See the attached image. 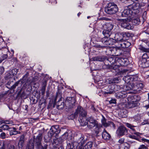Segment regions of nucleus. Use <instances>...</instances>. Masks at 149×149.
I'll list each match as a JSON object with an SVG mask.
<instances>
[{
  "mask_svg": "<svg viewBox=\"0 0 149 149\" xmlns=\"http://www.w3.org/2000/svg\"><path fill=\"white\" fill-rule=\"evenodd\" d=\"M83 148H84V149H90L91 148L88 147V146L86 144Z\"/></svg>",
  "mask_w": 149,
  "mask_h": 149,
  "instance_id": "e2e57ef3",
  "label": "nucleus"
},
{
  "mask_svg": "<svg viewBox=\"0 0 149 149\" xmlns=\"http://www.w3.org/2000/svg\"><path fill=\"white\" fill-rule=\"evenodd\" d=\"M120 33H118L117 34H116L114 38L116 40V42H123L124 41V39L122 36H120L119 35Z\"/></svg>",
  "mask_w": 149,
  "mask_h": 149,
  "instance_id": "aec40b11",
  "label": "nucleus"
},
{
  "mask_svg": "<svg viewBox=\"0 0 149 149\" xmlns=\"http://www.w3.org/2000/svg\"><path fill=\"white\" fill-rule=\"evenodd\" d=\"M127 132V130L126 128L123 125L120 126L116 131L117 135L119 136H123Z\"/></svg>",
  "mask_w": 149,
  "mask_h": 149,
  "instance_id": "6e6552de",
  "label": "nucleus"
},
{
  "mask_svg": "<svg viewBox=\"0 0 149 149\" xmlns=\"http://www.w3.org/2000/svg\"><path fill=\"white\" fill-rule=\"evenodd\" d=\"M33 138L34 139H36V140H41L43 138L42 134L41 133H39L36 136H33Z\"/></svg>",
  "mask_w": 149,
  "mask_h": 149,
  "instance_id": "cd10ccee",
  "label": "nucleus"
},
{
  "mask_svg": "<svg viewBox=\"0 0 149 149\" xmlns=\"http://www.w3.org/2000/svg\"><path fill=\"white\" fill-rule=\"evenodd\" d=\"M18 72V70L16 68L12 69L11 71H10V73H11L13 76L15 75H16Z\"/></svg>",
  "mask_w": 149,
  "mask_h": 149,
  "instance_id": "f704fd0d",
  "label": "nucleus"
},
{
  "mask_svg": "<svg viewBox=\"0 0 149 149\" xmlns=\"http://www.w3.org/2000/svg\"><path fill=\"white\" fill-rule=\"evenodd\" d=\"M13 83V81H8L6 85V87L10 89L11 85Z\"/></svg>",
  "mask_w": 149,
  "mask_h": 149,
  "instance_id": "ea45409f",
  "label": "nucleus"
},
{
  "mask_svg": "<svg viewBox=\"0 0 149 149\" xmlns=\"http://www.w3.org/2000/svg\"><path fill=\"white\" fill-rule=\"evenodd\" d=\"M45 89H46L45 88H44L42 87L41 91V93H42V94L44 95L45 94Z\"/></svg>",
  "mask_w": 149,
  "mask_h": 149,
  "instance_id": "4d7b16f0",
  "label": "nucleus"
},
{
  "mask_svg": "<svg viewBox=\"0 0 149 149\" xmlns=\"http://www.w3.org/2000/svg\"><path fill=\"white\" fill-rule=\"evenodd\" d=\"M13 77V74L10 73V71H9L8 72L7 74H6V76L5 77L6 79H8L10 78H11Z\"/></svg>",
  "mask_w": 149,
  "mask_h": 149,
  "instance_id": "c9c22d12",
  "label": "nucleus"
},
{
  "mask_svg": "<svg viewBox=\"0 0 149 149\" xmlns=\"http://www.w3.org/2000/svg\"><path fill=\"white\" fill-rule=\"evenodd\" d=\"M4 71V68L3 67H0V75L3 74Z\"/></svg>",
  "mask_w": 149,
  "mask_h": 149,
  "instance_id": "a18cd8bd",
  "label": "nucleus"
},
{
  "mask_svg": "<svg viewBox=\"0 0 149 149\" xmlns=\"http://www.w3.org/2000/svg\"><path fill=\"white\" fill-rule=\"evenodd\" d=\"M127 42V41L124 39L123 42H121V43L120 44V47L122 48L126 47Z\"/></svg>",
  "mask_w": 149,
  "mask_h": 149,
  "instance_id": "4c0bfd02",
  "label": "nucleus"
},
{
  "mask_svg": "<svg viewBox=\"0 0 149 149\" xmlns=\"http://www.w3.org/2000/svg\"><path fill=\"white\" fill-rule=\"evenodd\" d=\"M113 69L115 70L116 71H118L119 70V68L120 67L119 66L117 65H114L112 66Z\"/></svg>",
  "mask_w": 149,
  "mask_h": 149,
  "instance_id": "a19ab883",
  "label": "nucleus"
},
{
  "mask_svg": "<svg viewBox=\"0 0 149 149\" xmlns=\"http://www.w3.org/2000/svg\"><path fill=\"white\" fill-rule=\"evenodd\" d=\"M108 82L109 84H111L112 83H114V81H113V78H109V79H108Z\"/></svg>",
  "mask_w": 149,
  "mask_h": 149,
  "instance_id": "8fccbe9b",
  "label": "nucleus"
},
{
  "mask_svg": "<svg viewBox=\"0 0 149 149\" xmlns=\"http://www.w3.org/2000/svg\"><path fill=\"white\" fill-rule=\"evenodd\" d=\"M140 3L135 2L132 5L128 6L122 13L123 17H133L139 12Z\"/></svg>",
  "mask_w": 149,
  "mask_h": 149,
  "instance_id": "f257e3e1",
  "label": "nucleus"
},
{
  "mask_svg": "<svg viewBox=\"0 0 149 149\" xmlns=\"http://www.w3.org/2000/svg\"><path fill=\"white\" fill-rule=\"evenodd\" d=\"M119 35L122 36L123 39H127L131 36V34L129 32H123L120 33Z\"/></svg>",
  "mask_w": 149,
  "mask_h": 149,
  "instance_id": "5701e85b",
  "label": "nucleus"
},
{
  "mask_svg": "<svg viewBox=\"0 0 149 149\" xmlns=\"http://www.w3.org/2000/svg\"><path fill=\"white\" fill-rule=\"evenodd\" d=\"M113 27V25L110 23H107L100 25V28L103 30V34L106 37H109L110 36L111 34V31Z\"/></svg>",
  "mask_w": 149,
  "mask_h": 149,
  "instance_id": "20e7f679",
  "label": "nucleus"
},
{
  "mask_svg": "<svg viewBox=\"0 0 149 149\" xmlns=\"http://www.w3.org/2000/svg\"><path fill=\"white\" fill-rule=\"evenodd\" d=\"M110 126L111 127H112L113 128L115 127V125L114 123L112 122L111 121L108 122V126Z\"/></svg>",
  "mask_w": 149,
  "mask_h": 149,
  "instance_id": "37998d69",
  "label": "nucleus"
},
{
  "mask_svg": "<svg viewBox=\"0 0 149 149\" xmlns=\"http://www.w3.org/2000/svg\"><path fill=\"white\" fill-rule=\"evenodd\" d=\"M101 122L102 125L105 127H108V122L107 123L106 122V119L103 117L101 120Z\"/></svg>",
  "mask_w": 149,
  "mask_h": 149,
  "instance_id": "2f4dec72",
  "label": "nucleus"
},
{
  "mask_svg": "<svg viewBox=\"0 0 149 149\" xmlns=\"http://www.w3.org/2000/svg\"><path fill=\"white\" fill-rule=\"evenodd\" d=\"M86 144L88 146V147L91 148L92 147L93 145L91 141L88 142Z\"/></svg>",
  "mask_w": 149,
  "mask_h": 149,
  "instance_id": "de8ad7c7",
  "label": "nucleus"
},
{
  "mask_svg": "<svg viewBox=\"0 0 149 149\" xmlns=\"http://www.w3.org/2000/svg\"><path fill=\"white\" fill-rule=\"evenodd\" d=\"M115 62V60L114 58L111 57H107L106 56V58L105 60V63L106 64L110 65V64H113Z\"/></svg>",
  "mask_w": 149,
  "mask_h": 149,
  "instance_id": "a211bd4d",
  "label": "nucleus"
},
{
  "mask_svg": "<svg viewBox=\"0 0 149 149\" xmlns=\"http://www.w3.org/2000/svg\"><path fill=\"white\" fill-rule=\"evenodd\" d=\"M134 86L133 83H127V85L124 86V88L126 91H128L132 89Z\"/></svg>",
  "mask_w": 149,
  "mask_h": 149,
  "instance_id": "4be33fe9",
  "label": "nucleus"
},
{
  "mask_svg": "<svg viewBox=\"0 0 149 149\" xmlns=\"http://www.w3.org/2000/svg\"><path fill=\"white\" fill-rule=\"evenodd\" d=\"M23 107L25 110L26 111H28V106L27 105H24V107Z\"/></svg>",
  "mask_w": 149,
  "mask_h": 149,
  "instance_id": "0e129e2a",
  "label": "nucleus"
},
{
  "mask_svg": "<svg viewBox=\"0 0 149 149\" xmlns=\"http://www.w3.org/2000/svg\"><path fill=\"white\" fill-rule=\"evenodd\" d=\"M7 54H4L3 55V56H1L0 58H1L2 61H3V60L7 58Z\"/></svg>",
  "mask_w": 149,
  "mask_h": 149,
  "instance_id": "c03bdc74",
  "label": "nucleus"
},
{
  "mask_svg": "<svg viewBox=\"0 0 149 149\" xmlns=\"http://www.w3.org/2000/svg\"><path fill=\"white\" fill-rule=\"evenodd\" d=\"M147 124H149V119L144 120L143 122L141 123L142 125H144Z\"/></svg>",
  "mask_w": 149,
  "mask_h": 149,
  "instance_id": "09e8293b",
  "label": "nucleus"
},
{
  "mask_svg": "<svg viewBox=\"0 0 149 149\" xmlns=\"http://www.w3.org/2000/svg\"><path fill=\"white\" fill-rule=\"evenodd\" d=\"M117 20L123 28L130 30L134 28L133 25L129 23L126 19H118Z\"/></svg>",
  "mask_w": 149,
  "mask_h": 149,
  "instance_id": "0eeeda50",
  "label": "nucleus"
},
{
  "mask_svg": "<svg viewBox=\"0 0 149 149\" xmlns=\"http://www.w3.org/2000/svg\"><path fill=\"white\" fill-rule=\"evenodd\" d=\"M102 136L104 140H109L111 138L110 135L105 129H104L103 132Z\"/></svg>",
  "mask_w": 149,
  "mask_h": 149,
  "instance_id": "dca6fc26",
  "label": "nucleus"
},
{
  "mask_svg": "<svg viewBox=\"0 0 149 149\" xmlns=\"http://www.w3.org/2000/svg\"><path fill=\"white\" fill-rule=\"evenodd\" d=\"M123 141L118 140V142L121 144L120 147V149H129L130 146V142L128 141V143L124 142Z\"/></svg>",
  "mask_w": 149,
  "mask_h": 149,
  "instance_id": "9d476101",
  "label": "nucleus"
},
{
  "mask_svg": "<svg viewBox=\"0 0 149 149\" xmlns=\"http://www.w3.org/2000/svg\"><path fill=\"white\" fill-rule=\"evenodd\" d=\"M115 49L116 50L115 53V56H119L122 53L123 51L121 49L119 48H115Z\"/></svg>",
  "mask_w": 149,
  "mask_h": 149,
  "instance_id": "393cba45",
  "label": "nucleus"
},
{
  "mask_svg": "<svg viewBox=\"0 0 149 149\" xmlns=\"http://www.w3.org/2000/svg\"><path fill=\"white\" fill-rule=\"evenodd\" d=\"M58 128V126L57 125L55 126H52L51 127L49 131L48 132V136L50 139L53 136V135L55 133L56 134H57L56 132H58L57 128Z\"/></svg>",
  "mask_w": 149,
  "mask_h": 149,
  "instance_id": "1a4fd4ad",
  "label": "nucleus"
},
{
  "mask_svg": "<svg viewBox=\"0 0 149 149\" xmlns=\"http://www.w3.org/2000/svg\"><path fill=\"white\" fill-rule=\"evenodd\" d=\"M50 2H51V3L53 4H55L56 3V0H49Z\"/></svg>",
  "mask_w": 149,
  "mask_h": 149,
  "instance_id": "bf43d9fd",
  "label": "nucleus"
},
{
  "mask_svg": "<svg viewBox=\"0 0 149 149\" xmlns=\"http://www.w3.org/2000/svg\"><path fill=\"white\" fill-rule=\"evenodd\" d=\"M137 103L136 101L130 100L125 104V107L127 109H130L136 107L137 106Z\"/></svg>",
  "mask_w": 149,
  "mask_h": 149,
  "instance_id": "f8f14e48",
  "label": "nucleus"
},
{
  "mask_svg": "<svg viewBox=\"0 0 149 149\" xmlns=\"http://www.w3.org/2000/svg\"><path fill=\"white\" fill-rule=\"evenodd\" d=\"M116 100L115 99H112L109 101V102L110 103H116Z\"/></svg>",
  "mask_w": 149,
  "mask_h": 149,
  "instance_id": "13d9d810",
  "label": "nucleus"
},
{
  "mask_svg": "<svg viewBox=\"0 0 149 149\" xmlns=\"http://www.w3.org/2000/svg\"><path fill=\"white\" fill-rule=\"evenodd\" d=\"M34 146L38 148L47 149V145L45 144L43 146L42 145L40 140H29L26 149H33Z\"/></svg>",
  "mask_w": 149,
  "mask_h": 149,
  "instance_id": "39448f33",
  "label": "nucleus"
},
{
  "mask_svg": "<svg viewBox=\"0 0 149 149\" xmlns=\"http://www.w3.org/2000/svg\"><path fill=\"white\" fill-rule=\"evenodd\" d=\"M140 7L145 6L147 3L148 1L147 0H140Z\"/></svg>",
  "mask_w": 149,
  "mask_h": 149,
  "instance_id": "72a5a7b5",
  "label": "nucleus"
},
{
  "mask_svg": "<svg viewBox=\"0 0 149 149\" xmlns=\"http://www.w3.org/2000/svg\"><path fill=\"white\" fill-rule=\"evenodd\" d=\"M26 135L25 134H22V135L20 137V140H23L24 139H26Z\"/></svg>",
  "mask_w": 149,
  "mask_h": 149,
  "instance_id": "5fc2aeb1",
  "label": "nucleus"
},
{
  "mask_svg": "<svg viewBox=\"0 0 149 149\" xmlns=\"http://www.w3.org/2000/svg\"><path fill=\"white\" fill-rule=\"evenodd\" d=\"M129 137L131 139L137 140L136 137V136L133 135H129Z\"/></svg>",
  "mask_w": 149,
  "mask_h": 149,
  "instance_id": "603ef678",
  "label": "nucleus"
},
{
  "mask_svg": "<svg viewBox=\"0 0 149 149\" xmlns=\"http://www.w3.org/2000/svg\"><path fill=\"white\" fill-rule=\"evenodd\" d=\"M126 43V47H127L130 45V43L127 41Z\"/></svg>",
  "mask_w": 149,
  "mask_h": 149,
  "instance_id": "69168bd1",
  "label": "nucleus"
},
{
  "mask_svg": "<svg viewBox=\"0 0 149 149\" xmlns=\"http://www.w3.org/2000/svg\"><path fill=\"white\" fill-rule=\"evenodd\" d=\"M125 124L127 127L134 131L135 130L134 129V127H136V126L133 125L132 124L127 123H125Z\"/></svg>",
  "mask_w": 149,
  "mask_h": 149,
  "instance_id": "c756f323",
  "label": "nucleus"
},
{
  "mask_svg": "<svg viewBox=\"0 0 149 149\" xmlns=\"http://www.w3.org/2000/svg\"><path fill=\"white\" fill-rule=\"evenodd\" d=\"M67 143L68 147L70 149H80V146H77V143L73 141L70 142V140H68Z\"/></svg>",
  "mask_w": 149,
  "mask_h": 149,
  "instance_id": "9b49d317",
  "label": "nucleus"
},
{
  "mask_svg": "<svg viewBox=\"0 0 149 149\" xmlns=\"http://www.w3.org/2000/svg\"><path fill=\"white\" fill-rule=\"evenodd\" d=\"M147 13L146 11H145L143 14L142 17L143 20V22L144 21L146 20V18Z\"/></svg>",
  "mask_w": 149,
  "mask_h": 149,
  "instance_id": "79ce46f5",
  "label": "nucleus"
},
{
  "mask_svg": "<svg viewBox=\"0 0 149 149\" xmlns=\"http://www.w3.org/2000/svg\"><path fill=\"white\" fill-rule=\"evenodd\" d=\"M140 149H148V148L144 145L140 146Z\"/></svg>",
  "mask_w": 149,
  "mask_h": 149,
  "instance_id": "6e6d98bb",
  "label": "nucleus"
},
{
  "mask_svg": "<svg viewBox=\"0 0 149 149\" xmlns=\"http://www.w3.org/2000/svg\"><path fill=\"white\" fill-rule=\"evenodd\" d=\"M23 142H24L23 140H19V141L18 143L19 146V145H20L21 146V147H22V144Z\"/></svg>",
  "mask_w": 149,
  "mask_h": 149,
  "instance_id": "680f3d73",
  "label": "nucleus"
},
{
  "mask_svg": "<svg viewBox=\"0 0 149 149\" xmlns=\"http://www.w3.org/2000/svg\"><path fill=\"white\" fill-rule=\"evenodd\" d=\"M116 42L115 38L114 39L109 38L108 40L107 45H113L114 43Z\"/></svg>",
  "mask_w": 149,
  "mask_h": 149,
  "instance_id": "c85d7f7f",
  "label": "nucleus"
},
{
  "mask_svg": "<svg viewBox=\"0 0 149 149\" xmlns=\"http://www.w3.org/2000/svg\"><path fill=\"white\" fill-rule=\"evenodd\" d=\"M134 76L133 75H126L124 77L123 80L127 83H129L131 81L133 80Z\"/></svg>",
  "mask_w": 149,
  "mask_h": 149,
  "instance_id": "f3484780",
  "label": "nucleus"
},
{
  "mask_svg": "<svg viewBox=\"0 0 149 149\" xmlns=\"http://www.w3.org/2000/svg\"><path fill=\"white\" fill-rule=\"evenodd\" d=\"M20 82V80H18L17 82H16L12 86H11V88L10 90H13L15 89L16 87L17 86H18V84H19V82Z\"/></svg>",
  "mask_w": 149,
  "mask_h": 149,
  "instance_id": "473e14b6",
  "label": "nucleus"
},
{
  "mask_svg": "<svg viewBox=\"0 0 149 149\" xmlns=\"http://www.w3.org/2000/svg\"><path fill=\"white\" fill-rule=\"evenodd\" d=\"M1 128H2V129L3 130H7L10 129L9 128V126L7 125H3L1 127Z\"/></svg>",
  "mask_w": 149,
  "mask_h": 149,
  "instance_id": "e433bc0d",
  "label": "nucleus"
},
{
  "mask_svg": "<svg viewBox=\"0 0 149 149\" xmlns=\"http://www.w3.org/2000/svg\"><path fill=\"white\" fill-rule=\"evenodd\" d=\"M57 108L59 110L63 109L64 107V103L63 102H58L57 104Z\"/></svg>",
  "mask_w": 149,
  "mask_h": 149,
  "instance_id": "b1692460",
  "label": "nucleus"
},
{
  "mask_svg": "<svg viewBox=\"0 0 149 149\" xmlns=\"http://www.w3.org/2000/svg\"><path fill=\"white\" fill-rule=\"evenodd\" d=\"M114 83H117L119 82V80L118 78H113Z\"/></svg>",
  "mask_w": 149,
  "mask_h": 149,
  "instance_id": "49530a36",
  "label": "nucleus"
},
{
  "mask_svg": "<svg viewBox=\"0 0 149 149\" xmlns=\"http://www.w3.org/2000/svg\"><path fill=\"white\" fill-rule=\"evenodd\" d=\"M114 86H111L108 87L105 90L106 91H103V94L104 95L111 94L113 93L115 91L113 89Z\"/></svg>",
  "mask_w": 149,
  "mask_h": 149,
  "instance_id": "ddd939ff",
  "label": "nucleus"
},
{
  "mask_svg": "<svg viewBox=\"0 0 149 149\" xmlns=\"http://www.w3.org/2000/svg\"><path fill=\"white\" fill-rule=\"evenodd\" d=\"M85 140H81L80 143H79V146H83Z\"/></svg>",
  "mask_w": 149,
  "mask_h": 149,
  "instance_id": "052dcab7",
  "label": "nucleus"
},
{
  "mask_svg": "<svg viewBox=\"0 0 149 149\" xmlns=\"http://www.w3.org/2000/svg\"><path fill=\"white\" fill-rule=\"evenodd\" d=\"M15 146L14 145H11L9 148V149H15Z\"/></svg>",
  "mask_w": 149,
  "mask_h": 149,
  "instance_id": "338daca9",
  "label": "nucleus"
},
{
  "mask_svg": "<svg viewBox=\"0 0 149 149\" xmlns=\"http://www.w3.org/2000/svg\"><path fill=\"white\" fill-rule=\"evenodd\" d=\"M6 134L4 133H2L0 135V137L2 139H4L5 138Z\"/></svg>",
  "mask_w": 149,
  "mask_h": 149,
  "instance_id": "864d4df0",
  "label": "nucleus"
},
{
  "mask_svg": "<svg viewBox=\"0 0 149 149\" xmlns=\"http://www.w3.org/2000/svg\"><path fill=\"white\" fill-rule=\"evenodd\" d=\"M1 149H5V146L4 143H3L2 146H1Z\"/></svg>",
  "mask_w": 149,
  "mask_h": 149,
  "instance_id": "774afa93",
  "label": "nucleus"
},
{
  "mask_svg": "<svg viewBox=\"0 0 149 149\" xmlns=\"http://www.w3.org/2000/svg\"><path fill=\"white\" fill-rule=\"evenodd\" d=\"M9 131H10L9 132V134L11 136L16 135L17 134V132L14 130H10Z\"/></svg>",
  "mask_w": 149,
  "mask_h": 149,
  "instance_id": "58836bf2",
  "label": "nucleus"
},
{
  "mask_svg": "<svg viewBox=\"0 0 149 149\" xmlns=\"http://www.w3.org/2000/svg\"><path fill=\"white\" fill-rule=\"evenodd\" d=\"M142 62V65L141 67L143 68H145L147 67L146 65H144V64H147L149 63V61H147L146 59V58H142V60L141 61Z\"/></svg>",
  "mask_w": 149,
  "mask_h": 149,
  "instance_id": "bb28decb",
  "label": "nucleus"
},
{
  "mask_svg": "<svg viewBox=\"0 0 149 149\" xmlns=\"http://www.w3.org/2000/svg\"><path fill=\"white\" fill-rule=\"evenodd\" d=\"M139 13L136 14L135 17H137V18L134 19L132 20V22L134 25H139L140 22V19L139 16Z\"/></svg>",
  "mask_w": 149,
  "mask_h": 149,
  "instance_id": "412c9836",
  "label": "nucleus"
},
{
  "mask_svg": "<svg viewBox=\"0 0 149 149\" xmlns=\"http://www.w3.org/2000/svg\"><path fill=\"white\" fill-rule=\"evenodd\" d=\"M115 95L116 98L119 99L125 97L127 94L125 92H120L116 93Z\"/></svg>",
  "mask_w": 149,
  "mask_h": 149,
  "instance_id": "2eb2a0df",
  "label": "nucleus"
},
{
  "mask_svg": "<svg viewBox=\"0 0 149 149\" xmlns=\"http://www.w3.org/2000/svg\"><path fill=\"white\" fill-rule=\"evenodd\" d=\"M77 114L79 115V121L81 125H84L86 124L84 121L86 119L87 113L81 106H78L76 111L74 113V117L77 116Z\"/></svg>",
  "mask_w": 149,
  "mask_h": 149,
  "instance_id": "7ed1b4c3",
  "label": "nucleus"
},
{
  "mask_svg": "<svg viewBox=\"0 0 149 149\" xmlns=\"http://www.w3.org/2000/svg\"><path fill=\"white\" fill-rule=\"evenodd\" d=\"M118 10L117 5L113 3H109L107 7L104 8L105 12L108 14H113Z\"/></svg>",
  "mask_w": 149,
  "mask_h": 149,
  "instance_id": "423d86ee",
  "label": "nucleus"
},
{
  "mask_svg": "<svg viewBox=\"0 0 149 149\" xmlns=\"http://www.w3.org/2000/svg\"><path fill=\"white\" fill-rule=\"evenodd\" d=\"M68 133L65 132L60 137L59 139L61 140H66L68 139Z\"/></svg>",
  "mask_w": 149,
  "mask_h": 149,
  "instance_id": "a878e982",
  "label": "nucleus"
},
{
  "mask_svg": "<svg viewBox=\"0 0 149 149\" xmlns=\"http://www.w3.org/2000/svg\"><path fill=\"white\" fill-rule=\"evenodd\" d=\"M60 142L58 140H51L50 143V146L54 148H56L57 146L59 145Z\"/></svg>",
  "mask_w": 149,
  "mask_h": 149,
  "instance_id": "6ab92c4d",
  "label": "nucleus"
},
{
  "mask_svg": "<svg viewBox=\"0 0 149 149\" xmlns=\"http://www.w3.org/2000/svg\"><path fill=\"white\" fill-rule=\"evenodd\" d=\"M106 56H98L93 57L92 59L93 61L103 62L105 63Z\"/></svg>",
  "mask_w": 149,
  "mask_h": 149,
  "instance_id": "4468645a",
  "label": "nucleus"
},
{
  "mask_svg": "<svg viewBox=\"0 0 149 149\" xmlns=\"http://www.w3.org/2000/svg\"><path fill=\"white\" fill-rule=\"evenodd\" d=\"M47 81H44L43 82L42 84V88H45L47 85Z\"/></svg>",
  "mask_w": 149,
  "mask_h": 149,
  "instance_id": "3c124183",
  "label": "nucleus"
},
{
  "mask_svg": "<svg viewBox=\"0 0 149 149\" xmlns=\"http://www.w3.org/2000/svg\"><path fill=\"white\" fill-rule=\"evenodd\" d=\"M86 124L82 126H85L87 125L88 128L91 129L95 127V131L97 134H98L101 131V128L102 126L100 124H98L97 122L93 117H89L86 118L84 121Z\"/></svg>",
  "mask_w": 149,
  "mask_h": 149,
  "instance_id": "f03ea898",
  "label": "nucleus"
},
{
  "mask_svg": "<svg viewBox=\"0 0 149 149\" xmlns=\"http://www.w3.org/2000/svg\"><path fill=\"white\" fill-rule=\"evenodd\" d=\"M108 40H109L108 37H105L102 39L101 41L104 45H107Z\"/></svg>",
  "mask_w": 149,
  "mask_h": 149,
  "instance_id": "7c9ffc66",
  "label": "nucleus"
}]
</instances>
